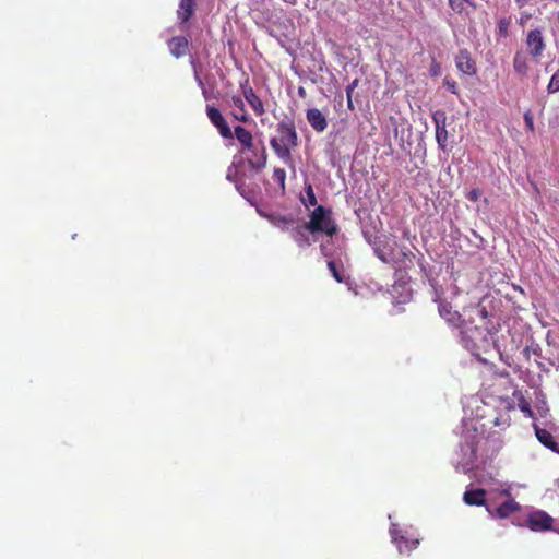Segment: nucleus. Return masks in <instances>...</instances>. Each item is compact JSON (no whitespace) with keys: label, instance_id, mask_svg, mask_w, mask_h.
Listing matches in <instances>:
<instances>
[{"label":"nucleus","instance_id":"f257e3e1","mask_svg":"<svg viewBox=\"0 0 559 559\" xmlns=\"http://www.w3.org/2000/svg\"><path fill=\"white\" fill-rule=\"evenodd\" d=\"M206 115L223 139L237 140L239 153L246 155V162L251 169L260 171L266 167L267 152L263 140L254 139L252 132L240 124L231 130L221 110L213 105H206Z\"/></svg>","mask_w":559,"mask_h":559},{"label":"nucleus","instance_id":"f03ea898","mask_svg":"<svg viewBox=\"0 0 559 559\" xmlns=\"http://www.w3.org/2000/svg\"><path fill=\"white\" fill-rule=\"evenodd\" d=\"M277 135L270 139V146L283 163L294 169L292 151L298 146V134L293 120L284 119L277 123Z\"/></svg>","mask_w":559,"mask_h":559},{"label":"nucleus","instance_id":"7ed1b4c3","mask_svg":"<svg viewBox=\"0 0 559 559\" xmlns=\"http://www.w3.org/2000/svg\"><path fill=\"white\" fill-rule=\"evenodd\" d=\"M399 247L393 237L384 236L374 241L373 251L376 255L386 264L394 266L397 270H406L413 266V252L403 247L399 253L395 249Z\"/></svg>","mask_w":559,"mask_h":559},{"label":"nucleus","instance_id":"20e7f679","mask_svg":"<svg viewBox=\"0 0 559 559\" xmlns=\"http://www.w3.org/2000/svg\"><path fill=\"white\" fill-rule=\"evenodd\" d=\"M306 228L311 235L318 233L333 237L338 233V226L332 217V210L323 205H318L310 214L309 221L306 222Z\"/></svg>","mask_w":559,"mask_h":559},{"label":"nucleus","instance_id":"39448f33","mask_svg":"<svg viewBox=\"0 0 559 559\" xmlns=\"http://www.w3.org/2000/svg\"><path fill=\"white\" fill-rule=\"evenodd\" d=\"M390 535L399 552L402 555L411 554L419 544V539L413 533L408 530L400 528L397 524L391 525Z\"/></svg>","mask_w":559,"mask_h":559},{"label":"nucleus","instance_id":"423d86ee","mask_svg":"<svg viewBox=\"0 0 559 559\" xmlns=\"http://www.w3.org/2000/svg\"><path fill=\"white\" fill-rule=\"evenodd\" d=\"M240 90L243 98L247 100L255 116H263L266 112L264 104L262 99L257 95L254 90L250 86L248 79L240 83Z\"/></svg>","mask_w":559,"mask_h":559},{"label":"nucleus","instance_id":"0eeeda50","mask_svg":"<svg viewBox=\"0 0 559 559\" xmlns=\"http://www.w3.org/2000/svg\"><path fill=\"white\" fill-rule=\"evenodd\" d=\"M554 519L545 511H534L527 518V526L535 532L555 531Z\"/></svg>","mask_w":559,"mask_h":559},{"label":"nucleus","instance_id":"6e6552de","mask_svg":"<svg viewBox=\"0 0 559 559\" xmlns=\"http://www.w3.org/2000/svg\"><path fill=\"white\" fill-rule=\"evenodd\" d=\"M525 45L527 47V52L534 59H537L542 56L545 49V41L540 29H532L527 33Z\"/></svg>","mask_w":559,"mask_h":559},{"label":"nucleus","instance_id":"1a4fd4ad","mask_svg":"<svg viewBox=\"0 0 559 559\" xmlns=\"http://www.w3.org/2000/svg\"><path fill=\"white\" fill-rule=\"evenodd\" d=\"M455 66L457 70L466 75H475L477 67L467 49L459 50L455 56Z\"/></svg>","mask_w":559,"mask_h":559},{"label":"nucleus","instance_id":"9d476101","mask_svg":"<svg viewBox=\"0 0 559 559\" xmlns=\"http://www.w3.org/2000/svg\"><path fill=\"white\" fill-rule=\"evenodd\" d=\"M306 118L316 132H323L328 128L325 116L318 108H310L306 111Z\"/></svg>","mask_w":559,"mask_h":559},{"label":"nucleus","instance_id":"9b49d317","mask_svg":"<svg viewBox=\"0 0 559 559\" xmlns=\"http://www.w3.org/2000/svg\"><path fill=\"white\" fill-rule=\"evenodd\" d=\"M535 435H536V438L538 439V441L544 447H546L547 449L551 450L552 452L559 454V443L555 440V438L550 431L535 426Z\"/></svg>","mask_w":559,"mask_h":559},{"label":"nucleus","instance_id":"f8f14e48","mask_svg":"<svg viewBox=\"0 0 559 559\" xmlns=\"http://www.w3.org/2000/svg\"><path fill=\"white\" fill-rule=\"evenodd\" d=\"M438 310L439 314L453 325H457L461 321V314L456 310H453L451 304L444 300L439 302Z\"/></svg>","mask_w":559,"mask_h":559},{"label":"nucleus","instance_id":"ddd939ff","mask_svg":"<svg viewBox=\"0 0 559 559\" xmlns=\"http://www.w3.org/2000/svg\"><path fill=\"white\" fill-rule=\"evenodd\" d=\"M173 56L180 58L188 52L189 43L185 36L173 37L168 43Z\"/></svg>","mask_w":559,"mask_h":559},{"label":"nucleus","instance_id":"4468645a","mask_svg":"<svg viewBox=\"0 0 559 559\" xmlns=\"http://www.w3.org/2000/svg\"><path fill=\"white\" fill-rule=\"evenodd\" d=\"M308 228L306 223L304 225H297L290 230V236L297 246L301 249L308 248L311 245L310 238L307 235Z\"/></svg>","mask_w":559,"mask_h":559},{"label":"nucleus","instance_id":"2eb2a0df","mask_svg":"<svg viewBox=\"0 0 559 559\" xmlns=\"http://www.w3.org/2000/svg\"><path fill=\"white\" fill-rule=\"evenodd\" d=\"M463 501L468 506H484L486 503V490L483 488L466 490L463 495Z\"/></svg>","mask_w":559,"mask_h":559},{"label":"nucleus","instance_id":"dca6fc26","mask_svg":"<svg viewBox=\"0 0 559 559\" xmlns=\"http://www.w3.org/2000/svg\"><path fill=\"white\" fill-rule=\"evenodd\" d=\"M197 0H180L177 16L181 23H187L193 15Z\"/></svg>","mask_w":559,"mask_h":559},{"label":"nucleus","instance_id":"f3484780","mask_svg":"<svg viewBox=\"0 0 559 559\" xmlns=\"http://www.w3.org/2000/svg\"><path fill=\"white\" fill-rule=\"evenodd\" d=\"M513 69L520 76H525L530 70L528 56L526 52L519 50L513 57Z\"/></svg>","mask_w":559,"mask_h":559},{"label":"nucleus","instance_id":"a211bd4d","mask_svg":"<svg viewBox=\"0 0 559 559\" xmlns=\"http://www.w3.org/2000/svg\"><path fill=\"white\" fill-rule=\"evenodd\" d=\"M520 508H521L520 504L515 500L510 499V500H507L503 503H501L496 509L495 515L500 519H507L511 514L518 512L520 510Z\"/></svg>","mask_w":559,"mask_h":559},{"label":"nucleus","instance_id":"6ab92c4d","mask_svg":"<svg viewBox=\"0 0 559 559\" xmlns=\"http://www.w3.org/2000/svg\"><path fill=\"white\" fill-rule=\"evenodd\" d=\"M433 120L436 122V140L440 148L443 151L448 146V131L445 129V118L443 117L442 123L437 118L436 114L433 115Z\"/></svg>","mask_w":559,"mask_h":559},{"label":"nucleus","instance_id":"aec40b11","mask_svg":"<svg viewBox=\"0 0 559 559\" xmlns=\"http://www.w3.org/2000/svg\"><path fill=\"white\" fill-rule=\"evenodd\" d=\"M267 217L275 227L282 230H288V226L295 223V219L290 216L267 215Z\"/></svg>","mask_w":559,"mask_h":559},{"label":"nucleus","instance_id":"412c9836","mask_svg":"<svg viewBox=\"0 0 559 559\" xmlns=\"http://www.w3.org/2000/svg\"><path fill=\"white\" fill-rule=\"evenodd\" d=\"M518 407L519 409L528 418H534L535 414L533 409L531 408L530 402L521 394L518 397Z\"/></svg>","mask_w":559,"mask_h":559},{"label":"nucleus","instance_id":"4be33fe9","mask_svg":"<svg viewBox=\"0 0 559 559\" xmlns=\"http://www.w3.org/2000/svg\"><path fill=\"white\" fill-rule=\"evenodd\" d=\"M306 198H301V202L306 207L317 205V197L311 185L305 188Z\"/></svg>","mask_w":559,"mask_h":559},{"label":"nucleus","instance_id":"5701e85b","mask_svg":"<svg viewBox=\"0 0 559 559\" xmlns=\"http://www.w3.org/2000/svg\"><path fill=\"white\" fill-rule=\"evenodd\" d=\"M226 179L230 182H234L236 185V188L238 191H240V188H241V180L239 179L238 177V170L236 168V165L235 164H231L228 169H227V174H226Z\"/></svg>","mask_w":559,"mask_h":559},{"label":"nucleus","instance_id":"b1692460","mask_svg":"<svg viewBox=\"0 0 559 559\" xmlns=\"http://www.w3.org/2000/svg\"><path fill=\"white\" fill-rule=\"evenodd\" d=\"M358 83H359V80L355 79L346 87L347 108L349 110H354L355 109V106H354V103H353V93H354L355 88L358 86Z\"/></svg>","mask_w":559,"mask_h":559},{"label":"nucleus","instance_id":"393cba45","mask_svg":"<svg viewBox=\"0 0 559 559\" xmlns=\"http://www.w3.org/2000/svg\"><path fill=\"white\" fill-rule=\"evenodd\" d=\"M273 180L278 183L283 191L285 190L286 173L283 168H274Z\"/></svg>","mask_w":559,"mask_h":559},{"label":"nucleus","instance_id":"a878e982","mask_svg":"<svg viewBox=\"0 0 559 559\" xmlns=\"http://www.w3.org/2000/svg\"><path fill=\"white\" fill-rule=\"evenodd\" d=\"M328 267L330 270V272L332 273V276L335 278V281L337 283H343L344 282V276L343 274L341 273V271L337 269V265L334 261H329L328 262Z\"/></svg>","mask_w":559,"mask_h":559},{"label":"nucleus","instance_id":"bb28decb","mask_svg":"<svg viewBox=\"0 0 559 559\" xmlns=\"http://www.w3.org/2000/svg\"><path fill=\"white\" fill-rule=\"evenodd\" d=\"M558 91H559V70L552 74L550 82L547 86V92L549 94L556 93Z\"/></svg>","mask_w":559,"mask_h":559},{"label":"nucleus","instance_id":"cd10ccee","mask_svg":"<svg viewBox=\"0 0 559 559\" xmlns=\"http://www.w3.org/2000/svg\"><path fill=\"white\" fill-rule=\"evenodd\" d=\"M231 116L235 120L242 122V123H249L251 121V117L248 114L247 109H243L241 111H233Z\"/></svg>","mask_w":559,"mask_h":559},{"label":"nucleus","instance_id":"c85d7f7f","mask_svg":"<svg viewBox=\"0 0 559 559\" xmlns=\"http://www.w3.org/2000/svg\"><path fill=\"white\" fill-rule=\"evenodd\" d=\"M466 0H449V5L451 9L457 13H461L465 9Z\"/></svg>","mask_w":559,"mask_h":559},{"label":"nucleus","instance_id":"c756f323","mask_svg":"<svg viewBox=\"0 0 559 559\" xmlns=\"http://www.w3.org/2000/svg\"><path fill=\"white\" fill-rule=\"evenodd\" d=\"M523 118H524L526 129L530 132H534L535 131L534 119H533V115H532L531 110L525 111Z\"/></svg>","mask_w":559,"mask_h":559},{"label":"nucleus","instance_id":"7c9ffc66","mask_svg":"<svg viewBox=\"0 0 559 559\" xmlns=\"http://www.w3.org/2000/svg\"><path fill=\"white\" fill-rule=\"evenodd\" d=\"M230 102L231 104L236 107V111H241L243 109H246V106H245V102H243V98L239 95H233L230 97Z\"/></svg>","mask_w":559,"mask_h":559},{"label":"nucleus","instance_id":"2f4dec72","mask_svg":"<svg viewBox=\"0 0 559 559\" xmlns=\"http://www.w3.org/2000/svg\"><path fill=\"white\" fill-rule=\"evenodd\" d=\"M509 25H510V21L507 20V19H501L498 23V28H499V33L502 35V36H507L508 35V32H509Z\"/></svg>","mask_w":559,"mask_h":559},{"label":"nucleus","instance_id":"473e14b6","mask_svg":"<svg viewBox=\"0 0 559 559\" xmlns=\"http://www.w3.org/2000/svg\"><path fill=\"white\" fill-rule=\"evenodd\" d=\"M443 85L452 93V94H457V85H456V82L453 81V80H450L448 78H445L443 80Z\"/></svg>","mask_w":559,"mask_h":559},{"label":"nucleus","instance_id":"72a5a7b5","mask_svg":"<svg viewBox=\"0 0 559 559\" xmlns=\"http://www.w3.org/2000/svg\"><path fill=\"white\" fill-rule=\"evenodd\" d=\"M480 195H481V191H480L479 189H477V188H474V189H472V190L467 193V195H466V197H467V199H468L469 201L476 202V201H478V199L480 198Z\"/></svg>","mask_w":559,"mask_h":559},{"label":"nucleus","instance_id":"f704fd0d","mask_svg":"<svg viewBox=\"0 0 559 559\" xmlns=\"http://www.w3.org/2000/svg\"><path fill=\"white\" fill-rule=\"evenodd\" d=\"M532 17V14L527 13V12H522L521 15H520V19H519V24L521 26H524L528 20H531Z\"/></svg>","mask_w":559,"mask_h":559},{"label":"nucleus","instance_id":"c9c22d12","mask_svg":"<svg viewBox=\"0 0 559 559\" xmlns=\"http://www.w3.org/2000/svg\"><path fill=\"white\" fill-rule=\"evenodd\" d=\"M533 0H515V3L519 8H523L524 5L531 3Z\"/></svg>","mask_w":559,"mask_h":559},{"label":"nucleus","instance_id":"e433bc0d","mask_svg":"<svg viewBox=\"0 0 559 559\" xmlns=\"http://www.w3.org/2000/svg\"><path fill=\"white\" fill-rule=\"evenodd\" d=\"M285 1L288 2V3L294 4L296 0H285Z\"/></svg>","mask_w":559,"mask_h":559},{"label":"nucleus","instance_id":"4c0bfd02","mask_svg":"<svg viewBox=\"0 0 559 559\" xmlns=\"http://www.w3.org/2000/svg\"><path fill=\"white\" fill-rule=\"evenodd\" d=\"M285 1L288 2V3L294 4L296 0H285Z\"/></svg>","mask_w":559,"mask_h":559},{"label":"nucleus","instance_id":"58836bf2","mask_svg":"<svg viewBox=\"0 0 559 559\" xmlns=\"http://www.w3.org/2000/svg\"><path fill=\"white\" fill-rule=\"evenodd\" d=\"M551 2H554L555 4H559V0H550Z\"/></svg>","mask_w":559,"mask_h":559},{"label":"nucleus","instance_id":"ea45409f","mask_svg":"<svg viewBox=\"0 0 559 559\" xmlns=\"http://www.w3.org/2000/svg\"><path fill=\"white\" fill-rule=\"evenodd\" d=\"M558 23H559V11H558Z\"/></svg>","mask_w":559,"mask_h":559},{"label":"nucleus","instance_id":"a19ab883","mask_svg":"<svg viewBox=\"0 0 559 559\" xmlns=\"http://www.w3.org/2000/svg\"><path fill=\"white\" fill-rule=\"evenodd\" d=\"M559 534V530H555Z\"/></svg>","mask_w":559,"mask_h":559}]
</instances>
